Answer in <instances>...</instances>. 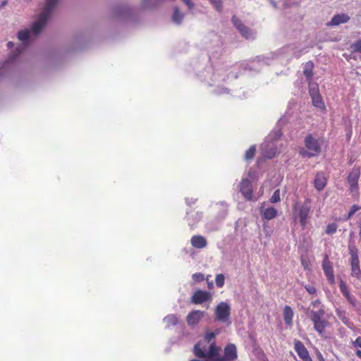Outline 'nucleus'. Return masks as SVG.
<instances>
[{
    "label": "nucleus",
    "instance_id": "obj_7",
    "mask_svg": "<svg viewBox=\"0 0 361 361\" xmlns=\"http://www.w3.org/2000/svg\"><path fill=\"white\" fill-rule=\"evenodd\" d=\"M324 274L330 284L335 283V277L332 262L329 260L328 255H324L322 264Z\"/></svg>",
    "mask_w": 361,
    "mask_h": 361
},
{
    "label": "nucleus",
    "instance_id": "obj_10",
    "mask_svg": "<svg viewBox=\"0 0 361 361\" xmlns=\"http://www.w3.org/2000/svg\"><path fill=\"white\" fill-rule=\"evenodd\" d=\"M204 316V312L201 310H192L186 317V322L189 326H196Z\"/></svg>",
    "mask_w": 361,
    "mask_h": 361
},
{
    "label": "nucleus",
    "instance_id": "obj_20",
    "mask_svg": "<svg viewBox=\"0 0 361 361\" xmlns=\"http://www.w3.org/2000/svg\"><path fill=\"white\" fill-rule=\"evenodd\" d=\"M351 275L361 280V270L359 259L350 260Z\"/></svg>",
    "mask_w": 361,
    "mask_h": 361
},
{
    "label": "nucleus",
    "instance_id": "obj_4",
    "mask_svg": "<svg viewBox=\"0 0 361 361\" xmlns=\"http://www.w3.org/2000/svg\"><path fill=\"white\" fill-rule=\"evenodd\" d=\"M325 314L324 308H320L318 311H311L310 319L313 322L314 329L322 336L325 334V329L329 322L323 317Z\"/></svg>",
    "mask_w": 361,
    "mask_h": 361
},
{
    "label": "nucleus",
    "instance_id": "obj_49",
    "mask_svg": "<svg viewBox=\"0 0 361 361\" xmlns=\"http://www.w3.org/2000/svg\"><path fill=\"white\" fill-rule=\"evenodd\" d=\"M341 313H342V312H341V311H340V310H337V311H336V314H337L338 317H341Z\"/></svg>",
    "mask_w": 361,
    "mask_h": 361
},
{
    "label": "nucleus",
    "instance_id": "obj_27",
    "mask_svg": "<svg viewBox=\"0 0 361 361\" xmlns=\"http://www.w3.org/2000/svg\"><path fill=\"white\" fill-rule=\"evenodd\" d=\"M213 7L219 13L223 11V1L222 0H208Z\"/></svg>",
    "mask_w": 361,
    "mask_h": 361
},
{
    "label": "nucleus",
    "instance_id": "obj_52",
    "mask_svg": "<svg viewBox=\"0 0 361 361\" xmlns=\"http://www.w3.org/2000/svg\"><path fill=\"white\" fill-rule=\"evenodd\" d=\"M350 136H351V132H350V133L348 135V140L350 138Z\"/></svg>",
    "mask_w": 361,
    "mask_h": 361
},
{
    "label": "nucleus",
    "instance_id": "obj_6",
    "mask_svg": "<svg viewBox=\"0 0 361 361\" xmlns=\"http://www.w3.org/2000/svg\"><path fill=\"white\" fill-rule=\"evenodd\" d=\"M309 94L312 98V102L315 107L324 109L325 105L322 100V96L319 92V87L317 84H312L309 87Z\"/></svg>",
    "mask_w": 361,
    "mask_h": 361
},
{
    "label": "nucleus",
    "instance_id": "obj_50",
    "mask_svg": "<svg viewBox=\"0 0 361 361\" xmlns=\"http://www.w3.org/2000/svg\"><path fill=\"white\" fill-rule=\"evenodd\" d=\"M6 4H7V1H4L1 3V7L4 6L5 5H6Z\"/></svg>",
    "mask_w": 361,
    "mask_h": 361
},
{
    "label": "nucleus",
    "instance_id": "obj_21",
    "mask_svg": "<svg viewBox=\"0 0 361 361\" xmlns=\"http://www.w3.org/2000/svg\"><path fill=\"white\" fill-rule=\"evenodd\" d=\"M314 63L312 61H307L303 69V74L308 80H311L313 77Z\"/></svg>",
    "mask_w": 361,
    "mask_h": 361
},
{
    "label": "nucleus",
    "instance_id": "obj_8",
    "mask_svg": "<svg viewBox=\"0 0 361 361\" xmlns=\"http://www.w3.org/2000/svg\"><path fill=\"white\" fill-rule=\"evenodd\" d=\"M360 176V168L353 167L352 171L349 173L347 180L350 185L351 192L358 190V180Z\"/></svg>",
    "mask_w": 361,
    "mask_h": 361
},
{
    "label": "nucleus",
    "instance_id": "obj_39",
    "mask_svg": "<svg viewBox=\"0 0 361 361\" xmlns=\"http://www.w3.org/2000/svg\"><path fill=\"white\" fill-rule=\"evenodd\" d=\"M352 344L355 348H361V336H358L354 341L352 342Z\"/></svg>",
    "mask_w": 361,
    "mask_h": 361
},
{
    "label": "nucleus",
    "instance_id": "obj_14",
    "mask_svg": "<svg viewBox=\"0 0 361 361\" xmlns=\"http://www.w3.org/2000/svg\"><path fill=\"white\" fill-rule=\"evenodd\" d=\"M224 356L226 361H235L238 358L237 348L235 344H227L224 349Z\"/></svg>",
    "mask_w": 361,
    "mask_h": 361
},
{
    "label": "nucleus",
    "instance_id": "obj_40",
    "mask_svg": "<svg viewBox=\"0 0 361 361\" xmlns=\"http://www.w3.org/2000/svg\"><path fill=\"white\" fill-rule=\"evenodd\" d=\"M188 7L189 9H192L195 4L191 0H182Z\"/></svg>",
    "mask_w": 361,
    "mask_h": 361
},
{
    "label": "nucleus",
    "instance_id": "obj_32",
    "mask_svg": "<svg viewBox=\"0 0 361 361\" xmlns=\"http://www.w3.org/2000/svg\"><path fill=\"white\" fill-rule=\"evenodd\" d=\"M224 281H225V277H224V274H219L216 276L215 282H216V285L217 287H219V288L223 287L224 285Z\"/></svg>",
    "mask_w": 361,
    "mask_h": 361
},
{
    "label": "nucleus",
    "instance_id": "obj_45",
    "mask_svg": "<svg viewBox=\"0 0 361 361\" xmlns=\"http://www.w3.org/2000/svg\"><path fill=\"white\" fill-rule=\"evenodd\" d=\"M212 332H213V334H214V337H215V338H216V336L218 334H219V333H220V331H219V329H216V330H215L214 331H212Z\"/></svg>",
    "mask_w": 361,
    "mask_h": 361
},
{
    "label": "nucleus",
    "instance_id": "obj_18",
    "mask_svg": "<svg viewBox=\"0 0 361 361\" xmlns=\"http://www.w3.org/2000/svg\"><path fill=\"white\" fill-rule=\"evenodd\" d=\"M349 20L350 17L345 13L337 14L332 18L331 20L328 23V25H338L347 23Z\"/></svg>",
    "mask_w": 361,
    "mask_h": 361
},
{
    "label": "nucleus",
    "instance_id": "obj_15",
    "mask_svg": "<svg viewBox=\"0 0 361 361\" xmlns=\"http://www.w3.org/2000/svg\"><path fill=\"white\" fill-rule=\"evenodd\" d=\"M327 183V178L324 172H318L315 176L314 185L318 191L322 190Z\"/></svg>",
    "mask_w": 361,
    "mask_h": 361
},
{
    "label": "nucleus",
    "instance_id": "obj_16",
    "mask_svg": "<svg viewBox=\"0 0 361 361\" xmlns=\"http://www.w3.org/2000/svg\"><path fill=\"white\" fill-rule=\"evenodd\" d=\"M191 245L197 249H202L207 246V241L206 238L202 235H193L190 239Z\"/></svg>",
    "mask_w": 361,
    "mask_h": 361
},
{
    "label": "nucleus",
    "instance_id": "obj_51",
    "mask_svg": "<svg viewBox=\"0 0 361 361\" xmlns=\"http://www.w3.org/2000/svg\"><path fill=\"white\" fill-rule=\"evenodd\" d=\"M190 361H208V360H198L192 359Z\"/></svg>",
    "mask_w": 361,
    "mask_h": 361
},
{
    "label": "nucleus",
    "instance_id": "obj_5",
    "mask_svg": "<svg viewBox=\"0 0 361 361\" xmlns=\"http://www.w3.org/2000/svg\"><path fill=\"white\" fill-rule=\"evenodd\" d=\"M215 319L221 322H226L231 315V307L224 302L218 304L214 310Z\"/></svg>",
    "mask_w": 361,
    "mask_h": 361
},
{
    "label": "nucleus",
    "instance_id": "obj_36",
    "mask_svg": "<svg viewBox=\"0 0 361 361\" xmlns=\"http://www.w3.org/2000/svg\"><path fill=\"white\" fill-rule=\"evenodd\" d=\"M192 279L195 282L199 283L204 280V275L202 273H195L192 276Z\"/></svg>",
    "mask_w": 361,
    "mask_h": 361
},
{
    "label": "nucleus",
    "instance_id": "obj_26",
    "mask_svg": "<svg viewBox=\"0 0 361 361\" xmlns=\"http://www.w3.org/2000/svg\"><path fill=\"white\" fill-rule=\"evenodd\" d=\"M256 154V147L255 145H252L249 147V149L245 152L244 155V159L246 161H250L254 158Z\"/></svg>",
    "mask_w": 361,
    "mask_h": 361
},
{
    "label": "nucleus",
    "instance_id": "obj_25",
    "mask_svg": "<svg viewBox=\"0 0 361 361\" xmlns=\"http://www.w3.org/2000/svg\"><path fill=\"white\" fill-rule=\"evenodd\" d=\"M262 216L267 220H271L277 216V210L273 207H269L264 209Z\"/></svg>",
    "mask_w": 361,
    "mask_h": 361
},
{
    "label": "nucleus",
    "instance_id": "obj_3",
    "mask_svg": "<svg viewBox=\"0 0 361 361\" xmlns=\"http://www.w3.org/2000/svg\"><path fill=\"white\" fill-rule=\"evenodd\" d=\"M310 199H307L301 205L298 204H295L293 209L294 220H298L302 228H305L307 224V220L310 213Z\"/></svg>",
    "mask_w": 361,
    "mask_h": 361
},
{
    "label": "nucleus",
    "instance_id": "obj_30",
    "mask_svg": "<svg viewBox=\"0 0 361 361\" xmlns=\"http://www.w3.org/2000/svg\"><path fill=\"white\" fill-rule=\"evenodd\" d=\"M29 35L30 32L27 30H20L18 32V37L20 41L25 42L28 39Z\"/></svg>",
    "mask_w": 361,
    "mask_h": 361
},
{
    "label": "nucleus",
    "instance_id": "obj_38",
    "mask_svg": "<svg viewBox=\"0 0 361 361\" xmlns=\"http://www.w3.org/2000/svg\"><path fill=\"white\" fill-rule=\"evenodd\" d=\"M353 51L355 52H361V39L356 41L352 46Z\"/></svg>",
    "mask_w": 361,
    "mask_h": 361
},
{
    "label": "nucleus",
    "instance_id": "obj_47",
    "mask_svg": "<svg viewBox=\"0 0 361 361\" xmlns=\"http://www.w3.org/2000/svg\"><path fill=\"white\" fill-rule=\"evenodd\" d=\"M7 45L9 48H12L13 47L14 44L12 42H8Z\"/></svg>",
    "mask_w": 361,
    "mask_h": 361
},
{
    "label": "nucleus",
    "instance_id": "obj_13",
    "mask_svg": "<svg viewBox=\"0 0 361 361\" xmlns=\"http://www.w3.org/2000/svg\"><path fill=\"white\" fill-rule=\"evenodd\" d=\"M211 299V294L207 291L201 290H196L191 298V302L193 304H202Z\"/></svg>",
    "mask_w": 361,
    "mask_h": 361
},
{
    "label": "nucleus",
    "instance_id": "obj_28",
    "mask_svg": "<svg viewBox=\"0 0 361 361\" xmlns=\"http://www.w3.org/2000/svg\"><path fill=\"white\" fill-rule=\"evenodd\" d=\"M338 229V225L336 223L329 224L325 229V233L328 235L334 234Z\"/></svg>",
    "mask_w": 361,
    "mask_h": 361
},
{
    "label": "nucleus",
    "instance_id": "obj_41",
    "mask_svg": "<svg viewBox=\"0 0 361 361\" xmlns=\"http://www.w3.org/2000/svg\"><path fill=\"white\" fill-rule=\"evenodd\" d=\"M209 276H208L207 277V283H208V288H209V289H211V288H212V287H213V283H212V281H211V282H209V279H208V277H209Z\"/></svg>",
    "mask_w": 361,
    "mask_h": 361
},
{
    "label": "nucleus",
    "instance_id": "obj_29",
    "mask_svg": "<svg viewBox=\"0 0 361 361\" xmlns=\"http://www.w3.org/2000/svg\"><path fill=\"white\" fill-rule=\"evenodd\" d=\"M349 253L350 255V260L359 259L357 249L353 245H350L348 247Z\"/></svg>",
    "mask_w": 361,
    "mask_h": 361
},
{
    "label": "nucleus",
    "instance_id": "obj_44",
    "mask_svg": "<svg viewBox=\"0 0 361 361\" xmlns=\"http://www.w3.org/2000/svg\"><path fill=\"white\" fill-rule=\"evenodd\" d=\"M356 355L361 359V350H357L356 351Z\"/></svg>",
    "mask_w": 361,
    "mask_h": 361
},
{
    "label": "nucleus",
    "instance_id": "obj_48",
    "mask_svg": "<svg viewBox=\"0 0 361 361\" xmlns=\"http://www.w3.org/2000/svg\"><path fill=\"white\" fill-rule=\"evenodd\" d=\"M359 235L361 238V223L359 224Z\"/></svg>",
    "mask_w": 361,
    "mask_h": 361
},
{
    "label": "nucleus",
    "instance_id": "obj_2",
    "mask_svg": "<svg viewBox=\"0 0 361 361\" xmlns=\"http://www.w3.org/2000/svg\"><path fill=\"white\" fill-rule=\"evenodd\" d=\"M304 145L305 149H301L300 154L302 157H313L320 154L322 151L321 145L319 140L312 134H308L304 139Z\"/></svg>",
    "mask_w": 361,
    "mask_h": 361
},
{
    "label": "nucleus",
    "instance_id": "obj_17",
    "mask_svg": "<svg viewBox=\"0 0 361 361\" xmlns=\"http://www.w3.org/2000/svg\"><path fill=\"white\" fill-rule=\"evenodd\" d=\"M339 287H340L341 292L345 297V298L347 299L348 302L350 303L353 306H355V300L354 297H353L350 295V291H349L345 283L343 280L340 281Z\"/></svg>",
    "mask_w": 361,
    "mask_h": 361
},
{
    "label": "nucleus",
    "instance_id": "obj_12",
    "mask_svg": "<svg viewBox=\"0 0 361 361\" xmlns=\"http://www.w3.org/2000/svg\"><path fill=\"white\" fill-rule=\"evenodd\" d=\"M240 191L247 200L252 199V185L248 179H243L240 183Z\"/></svg>",
    "mask_w": 361,
    "mask_h": 361
},
{
    "label": "nucleus",
    "instance_id": "obj_19",
    "mask_svg": "<svg viewBox=\"0 0 361 361\" xmlns=\"http://www.w3.org/2000/svg\"><path fill=\"white\" fill-rule=\"evenodd\" d=\"M283 314L286 324L291 326L293 324V318L294 316L292 308L288 305H286L283 310Z\"/></svg>",
    "mask_w": 361,
    "mask_h": 361
},
{
    "label": "nucleus",
    "instance_id": "obj_43",
    "mask_svg": "<svg viewBox=\"0 0 361 361\" xmlns=\"http://www.w3.org/2000/svg\"><path fill=\"white\" fill-rule=\"evenodd\" d=\"M317 357H318L319 361H325L324 357H323V356H322V355L320 353H319L317 354Z\"/></svg>",
    "mask_w": 361,
    "mask_h": 361
},
{
    "label": "nucleus",
    "instance_id": "obj_34",
    "mask_svg": "<svg viewBox=\"0 0 361 361\" xmlns=\"http://www.w3.org/2000/svg\"><path fill=\"white\" fill-rule=\"evenodd\" d=\"M281 200V197H280V190L279 189H276L274 194L272 195V196L271 197V198L269 199V201L271 203H277L279 202H280Z\"/></svg>",
    "mask_w": 361,
    "mask_h": 361
},
{
    "label": "nucleus",
    "instance_id": "obj_42",
    "mask_svg": "<svg viewBox=\"0 0 361 361\" xmlns=\"http://www.w3.org/2000/svg\"><path fill=\"white\" fill-rule=\"evenodd\" d=\"M320 304V300H315L314 301H312V305L315 307L317 306V305Z\"/></svg>",
    "mask_w": 361,
    "mask_h": 361
},
{
    "label": "nucleus",
    "instance_id": "obj_22",
    "mask_svg": "<svg viewBox=\"0 0 361 361\" xmlns=\"http://www.w3.org/2000/svg\"><path fill=\"white\" fill-rule=\"evenodd\" d=\"M164 322L168 327L175 326L179 323V319L176 314H169L164 317Z\"/></svg>",
    "mask_w": 361,
    "mask_h": 361
},
{
    "label": "nucleus",
    "instance_id": "obj_37",
    "mask_svg": "<svg viewBox=\"0 0 361 361\" xmlns=\"http://www.w3.org/2000/svg\"><path fill=\"white\" fill-rule=\"evenodd\" d=\"M305 288L310 295H314L317 293V288L312 285L307 284L305 286Z\"/></svg>",
    "mask_w": 361,
    "mask_h": 361
},
{
    "label": "nucleus",
    "instance_id": "obj_35",
    "mask_svg": "<svg viewBox=\"0 0 361 361\" xmlns=\"http://www.w3.org/2000/svg\"><path fill=\"white\" fill-rule=\"evenodd\" d=\"M301 264L305 270H310L311 269V263L309 259L306 257H301Z\"/></svg>",
    "mask_w": 361,
    "mask_h": 361
},
{
    "label": "nucleus",
    "instance_id": "obj_11",
    "mask_svg": "<svg viewBox=\"0 0 361 361\" xmlns=\"http://www.w3.org/2000/svg\"><path fill=\"white\" fill-rule=\"evenodd\" d=\"M294 349L302 361H312L307 349L300 341H294Z\"/></svg>",
    "mask_w": 361,
    "mask_h": 361
},
{
    "label": "nucleus",
    "instance_id": "obj_24",
    "mask_svg": "<svg viewBox=\"0 0 361 361\" xmlns=\"http://www.w3.org/2000/svg\"><path fill=\"white\" fill-rule=\"evenodd\" d=\"M267 147V144H263L262 145V151H263V156L265 158L271 159L276 154V147H271L269 149H266Z\"/></svg>",
    "mask_w": 361,
    "mask_h": 361
},
{
    "label": "nucleus",
    "instance_id": "obj_31",
    "mask_svg": "<svg viewBox=\"0 0 361 361\" xmlns=\"http://www.w3.org/2000/svg\"><path fill=\"white\" fill-rule=\"evenodd\" d=\"M204 341L207 343H212V342H216L215 341V337H214V334H213V332L212 331H207L204 334Z\"/></svg>",
    "mask_w": 361,
    "mask_h": 361
},
{
    "label": "nucleus",
    "instance_id": "obj_33",
    "mask_svg": "<svg viewBox=\"0 0 361 361\" xmlns=\"http://www.w3.org/2000/svg\"><path fill=\"white\" fill-rule=\"evenodd\" d=\"M361 209V207L357 204H353L351 207H350V209L349 211V212L348 213L345 219L347 220L348 219H350L352 218V216L355 214L356 212H357L358 210H360Z\"/></svg>",
    "mask_w": 361,
    "mask_h": 361
},
{
    "label": "nucleus",
    "instance_id": "obj_46",
    "mask_svg": "<svg viewBox=\"0 0 361 361\" xmlns=\"http://www.w3.org/2000/svg\"><path fill=\"white\" fill-rule=\"evenodd\" d=\"M159 0H143V2L144 3H147L148 1H153L154 3H157V1H159Z\"/></svg>",
    "mask_w": 361,
    "mask_h": 361
},
{
    "label": "nucleus",
    "instance_id": "obj_1",
    "mask_svg": "<svg viewBox=\"0 0 361 361\" xmlns=\"http://www.w3.org/2000/svg\"><path fill=\"white\" fill-rule=\"evenodd\" d=\"M59 0H47L46 6L44 11L39 15L38 20L35 22L32 26V32L35 35H38L45 26L48 19L49 18L53 9Z\"/></svg>",
    "mask_w": 361,
    "mask_h": 361
},
{
    "label": "nucleus",
    "instance_id": "obj_9",
    "mask_svg": "<svg viewBox=\"0 0 361 361\" xmlns=\"http://www.w3.org/2000/svg\"><path fill=\"white\" fill-rule=\"evenodd\" d=\"M231 20L233 25L236 27V29L243 37L245 39H250L252 37V33L251 30L245 26L238 18H237L235 16H233Z\"/></svg>",
    "mask_w": 361,
    "mask_h": 361
},
{
    "label": "nucleus",
    "instance_id": "obj_23",
    "mask_svg": "<svg viewBox=\"0 0 361 361\" xmlns=\"http://www.w3.org/2000/svg\"><path fill=\"white\" fill-rule=\"evenodd\" d=\"M183 17L184 15L180 11L179 8L178 7H175L171 16L172 21L177 25H180Z\"/></svg>",
    "mask_w": 361,
    "mask_h": 361
}]
</instances>
